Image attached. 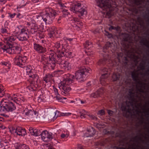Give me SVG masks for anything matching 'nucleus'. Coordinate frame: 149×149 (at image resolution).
Wrapping results in <instances>:
<instances>
[{
  "instance_id": "ea45409f",
  "label": "nucleus",
  "mask_w": 149,
  "mask_h": 149,
  "mask_svg": "<svg viewBox=\"0 0 149 149\" xmlns=\"http://www.w3.org/2000/svg\"><path fill=\"white\" fill-rule=\"evenodd\" d=\"M57 54L56 53V52H52L50 53V56H49L52 59L53 61H56V59L55 57L57 55Z\"/></svg>"
},
{
  "instance_id": "6e6552de",
  "label": "nucleus",
  "mask_w": 149,
  "mask_h": 149,
  "mask_svg": "<svg viewBox=\"0 0 149 149\" xmlns=\"http://www.w3.org/2000/svg\"><path fill=\"white\" fill-rule=\"evenodd\" d=\"M128 135V136L129 140L127 142V140L125 139H123L120 140L119 141L120 144L122 146L125 147L124 148H126L127 149H130V127H129Z\"/></svg>"
},
{
  "instance_id": "412c9836",
  "label": "nucleus",
  "mask_w": 149,
  "mask_h": 149,
  "mask_svg": "<svg viewBox=\"0 0 149 149\" xmlns=\"http://www.w3.org/2000/svg\"><path fill=\"white\" fill-rule=\"evenodd\" d=\"M47 51V46L45 45H41V47L39 49L38 53L39 54H44L46 53Z\"/></svg>"
},
{
  "instance_id": "0eeeda50",
  "label": "nucleus",
  "mask_w": 149,
  "mask_h": 149,
  "mask_svg": "<svg viewBox=\"0 0 149 149\" xmlns=\"http://www.w3.org/2000/svg\"><path fill=\"white\" fill-rule=\"evenodd\" d=\"M29 37V32L27 31L26 32L25 28L21 29L20 32L17 36V38L22 41H27Z\"/></svg>"
},
{
  "instance_id": "e2e57ef3",
  "label": "nucleus",
  "mask_w": 149,
  "mask_h": 149,
  "mask_svg": "<svg viewBox=\"0 0 149 149\" xmlns=\"http://www.w3.org/2000/svg\"><path fill=\"white\" fill-rule=\"evenodd\" d=\"M51 63L54 65L55 67L56 66V63L59 64L60 65L61 64V63L60 62H59L58 61H57L56 60L55 61H52Z\"/></svg>"
},
{
  "instance_id": "5701e85b",
  "label": "nucleus",
  "mask_w": 149,
  "mask_h": 149,
  "mask_svg": "<svg viewBox=\"0 0 149 149\" xmlns=\"http://www.w3.org/2000/svg\"><path fill=\"white\" fill-rule=\"evenodd\" d=\"M14 63L15 65L19 66L20 67H22L23 65V64L21 63L20 56H16L14 59Z\"/></svg>"
},
{
  "instance_id": "5fc2aeb1",
  "label": "nucleus",
  "mask_w": 149,
  "mask_h": 149,
  "mask_svg": "<svg viewBox=\"0 0 149 149\" xmlns=\"http://www.w3.org/2000/svg\"><path fill=\"white\" fill-rule=\"evenodd\" d=\"M22 128L20 127H18L16 128V133H17V134H20L21 132Z\"/></svg>"
},
{
  "instance_id": "864d4df0",
  "label": "nucleus",
  "mask_w": 149,
  "mask_h": 149,
  "mask_svg": "<svg viewBox=\"0 0 149 149\" xmlns=\"http://www.w3.org/2000/svg\"><path fill=\"white\" fill-rule=\"evenodd\" d=\"M10 131L11 133H16V129H15L14 127H12L10 128Z\"/></svg>"
},
{
  "instance_id": "69168bd1",
  "label": "nucleus",
  "mask_w": 149,
  "mask_h": 149,
  "mask_svg": "<svg viewBox=\"0 0 149 149\" xmlns=\"http://www.w3.org/2000/svg\"><path fill=\"white\" fill-rule=\"evenodd\" d=\"M100 95L99 94V93L97 91L94 93V95L93 97L94 98L97 97H99L100 96Z\"/></svg>"
},
{
  "instance_id": "f03ea898",
  "label": "nucleus",
  "mask_w": 149,
  "mask_h": 149,
  "mask_svg": "<svg viewBox=\"0 0 149 149\" xmlns=\"http://www.w3.org/2000/svg\"><path fill=\"white\" fill-rule=\"evenodd\" d=\"M128 94V101L123 102L121 104V109L123 111V116L128 118L129 121L130 120V86H129Z\"/></svg>"
},
{
  "instance_id": "58836bf2",
  "label": "nucleus",
  "mask_w": 149,
  "mask_h": 149,
  "mask_svg": "<svg viewBox=\"0 0 149 149\" xmlns=\"http://www.w3.org/2000/svg\"><path fill=\"white\" fill-rule=\"evenodd\" d=\"M33 134L32 135H34L36 136H40V130L37 129H33Z\"/></svg>"
},
{
  "instance_id": "052dcab7",
  "label": "nucleus",
  "mask_w": 149,
  "mask_h": 149,
  "mask_svg": "<svg viewBox=\"0 0 149 149\" xmlns=\"http://www.w3.org/2000/svg\"><path fill=\"white\" fill-rule=\"evenodd\" d=\"M71 113H61L60 115L61 116H68L71 115Z\"/></svg>"
},
{
  "instance_id": "4c0bfd02",
  "label": "nucleus",
  "mask_w": 149,
  "mask_h": 149,
  "mask_svg": "<svg viewBox=\"0 0 149 149\" xmlns=\"http://www.w3.org/2000/svg\"><path fill=\"white\" fill-rule=\"evenodd\" d=\"M37 32V35L40 38L42 39L44 38L45 35L43 31H41L39 30Z\"/></svg>"
},
{
  "instance_id": "aec40b11",
  "label": "nucleus",
  "mask_w": 149,
  "mask_h": 149,
  "mask_svg": "<svg viewBox=\"0 0 149 149\" xmlns=\"http://www.w3.org/2000/svg\"><path fill=\"white\" fill-rule=\"evenodd\" d=\"M6 45H3V48L2 47L1 48L3 50V51H6L7 52H8L9 54V52H10L11 47L12 46V45L10 43H9L8 42H6Z\"/></svg>"
},
{
  "instance_id": "c9c22d12",
  "label": "nucleus",
  "mask_w": 149,
  "mask_h": 149,
  "mask_svg": "<svg viewBox=\"0 0 149 149\" xmlns=\"http://www.w3.org/2000/svg\"><path fill=\"white\" fill-rule=\"evenodd\" d=\"M42 15H37L36 16V20L38 23H42V22L43 21Z\"/></svg>"
},
{
  "instance_id": "bf43d9fd",
  "label": "nucleus",
  "mask_w": 149,
  "mask_h": 149,
  "mask_svg": "<svg viewBox=\"0 0 149 149\" xmlns=\"http://www.w3.org/2000/svg\"><path fill=\"white\" fill-rule=\"evenodd\" d=\"M104 32L105 35L108 36L109 38H111L112 37V35L111 33H110L108 31L106 30L104 31Z\"/></svg>"
},
{
  "instance_id": "a211bd4d",
  "label": "nucleus",
  "mask_w": 149,
  "mask_h": 149,
  "mask_svg": "<svg viewBox=\"0 0 149 149\" xmlns=\"http://www.w3.org/2000/svg\"><path fill=\"white\" fill-rule=\"evenodd\" d=\"M132 77L134 79V80L135 81L136 83L139 84L140 85V87L141 88L142 87L143 85V84H143V83L141 82L139 80V77L138 75H133L132 74V72L131 71V77Z\"/></svg>"
},
{
  "instance_id": "ddd939ff",
  "label": "nucleus",
  "mask_w": 149,
  "mask_h": 149,
  "mask_svg": "<svg viewBox=\"0 0 149 149\" xmlns=\"http://www.w3.org/2000/svg\"><path fill=\"white\" fill-rule=\"evenodd\" d=\"M43 21L45 23V24H46L47 23V22L48 21V23L49 22H52V21L53 20V18H52L50 16V15L46 12H45V13L43 14L42 15Z\"/></svg>"
},
{
  "instance_id": "c85d7f7f",
  "label": "nucleus",
  "mask_w": 149,
  "mask_h": 149,
  "mask_svg": "<svg viewBox=\"0 0 149 149\" xmlns=\"http://www.w3.org/2000/svg\"><path fill=\"white\" fill-rule=\"evenodd\" d=\"M56 117L55 118V116H54V114L52 113H50L46 117V120H50L51 121H53L56 119Z\"/></svg>"
},
{
  "instance_id": "09e8293b",
  "label": "nucleus",
  "mask_w": 149,
  "mask_h": 149,
  "mask_svg": "<svg viewBox=\"0 0 149 149\" xmlns=\"http://www.w3.org/2000/svg\"><path fill=\"white\" fill-rule=\"evenodd\" d=\"M102 73H107L110 74V72L108 71V70L106 68H104L102 70Z\"/></svg>"
},
{
  "instance_id": "1a4fd4ad",
  "label": "nucleus",
  "mask_w": 149,
  "mask_h": 149,
  "mask_svg": "<svg viewBox=\"0 0 149 149\" xmlns=\"http://www.w3.org/2000/svg\"><path fill=\"white\" fill-rule=\"evenodd\" d=\"M35 81V80H31V85L30 86H28L27 88H29L30 90L31 91H35L36 90L37 88L40 87V80L39 79L36 80Z\"/></svg>"
},
{
  "instance_id": "b1692460",
  "label": "nucleus",
  "mask_w": 149,
  "mask_h": 149,
  "mask_svg": "<svg viewBox=\"0 0 149 149\" xmlns=\"http://www.w3.org/2000/svg\"><path fill=\"white\" fill-rule=\"evenodd\" d=\"M120 77V75L119 73L118 72L113 73L112 76V81L115 82L119 80Z\"/></svg>"
},
{
  "instance_id": "7c9ffc66",
  "label": "nucleus",
  "mask_w": 149,
  "mask_h": 149,
  "mask_svg": "<svg viewBox=\"0 0 149 149\" xmlns=\"http://www.w3.org/2000/svg\"><path fill=\"white\" fill-rule=\"evenodd\" d=\"M53 77L52 75L49 74H46L45 76L43 78V80L45 81L46 83H47L49 81L50 79Z\"/></svg>"
},
{
  "instance_id": "de8ad7c7",
  "label": "nucleus",
  "mask_w": 149,
  "mask_h": 149,
  "mask_svg": "<svg viewBox=\"0 0 149 149\" xmlns=\"http://www.w3.org/2000/svg\"><path fill=\"white\" fill-rule=\"evenodd\" d=\"M97 91L99 93V94L100 95H102L104 93V88H100Z\"/></svg>"
},
{
  "instance_id": "338daca9",
  "label": "nucleus",
  "mask_w": 149,
  "mask_h": 149,
  "mask_svg": "<svg viewBox=\"0 0 149 149\" xmlns=\"http://www.w3.org/2000/svg\"><path fill=\"white\" fill-rule=\"evenodd\" d=\"M125 84H129L130 85V78L128 77V78L125 81Z\"/></svg>"
},
{
  "instance_id": "393cba45",
  "label": "nucleus",
  "mask_w": 149,
  "mask_h": 149,
  "mask_svg": "<svg viewBox=\"0 0 149 149\" xmlns=\"http://www.w3.org/2000/svg\"><path fill=\"white\" fill-rule=\"evenodd\" d=\"M102 54L103 57V59H100L99 62L100 64H104L105 62L107 61L109 58V55L107 54Z\"/></svg>"
},
{
  "instance_id": "0e129e2a",
  "label": "nucleus",
  "mask_w": 149,
  "mask_h": 149,
  "mask_svg": "<svg viewBox=\"0 0 149 149\" xmlns=\"http://www.w3.org/2000/svg\"><path fill=\"white\" fill-rule=\"evenodd\" d=\"M46 64H49V65H50V66L51 67V68L52 70H54L55 69V67L54 66V65L52 64L51 63H49L48 61H47L46 62Z\"/></svg>"
},
{
  "instance_id": "9d476101",
  "label": "nucleus",
  "mask_w": 149,
  "mask_h": 149,
  "mask_svg": "<svg viewBox=\"0 0 149 149\" xmlns=\"http://www.w3.org/2000/svg\"><path fill=\"white\" fill-rule=\"evenodd\" d=\"M98 2L99 3L98 6L101 8H109L111 7V5L109 0H98Z\"/></svg>"
},
{
  "instance_id": "f8f14e48",
  "label": "nucleus",
  "mask_w": 149,
  "mask_h": 149,
  "mask_svg": "<svg viewBox=\"0 0 149 149\" xmlns=\"http://www.w3.org/2000/svg\"><path fill=\"white\" fill-rule=\"evenodd\" d=\"M10 50V49H9ZM22 50V48L20 46L17 45L13 46L12 45L11 47L10 51L9 54H19L20 53Z\"/></svg>"
},
{
  "instance_id": "39448f33",
  "label": "nucleus",
  "mask_w": 149,
  "mask_h": 149,
  "mask_svg": "<svg viewBox=\"0 0 149 149\" xmlns=\"http://www.w3.org/2000/svg\"><path fill=\"white\" fill-rule=\"evenodd\" d=\"M89 70L86 69L85 67H83L77 70L75 73L74 77L77 79H81V81H84V78L86 77V75L89 73Z\"/></svg>"
},
{
  "instance_id": "bb28decb",
  "label": "nucleus",
  "mask_w": 149,
  "mask_h": 149,
  "mask_svg": "<svg viewBox=\"0 0 149 149\" xmlns=\"http://www.w3.org/2000/svg\"><path fill=\"white\" fill-rule=\"evenodd\" d=\"M48 133V131L47 130H44L42 132L41 131H40V135H41L42 139L44 141H46V139L47 138V134Z\"/></svg>"
},
{
  "instance_id": "9b49d317",
  "label": "nucleus",
  "mask_w": 149,
  "mask_h": 149,
  "mask_svg": "<svg viewBox=\"0 0 149 149\" xmlns=\"http://www.w3.org/2000/svg\"><path fill=\"white\" fill-rule=\"evenodd\" d=\"M81 4L78 2H76L75 4H73L70 7L71 11L77 14L79 9H81Z\"/></svg>"
},
{
  "instance_id": "4d7b16f0",
  "label": "nucleus",
  "mask_w": 149,
  "mask_h": 149,
  "mask_svg": "<svg viewBox=\"0 0 149 149\" xmlns=\"http://www.w3.org/2000/svg\"><path fill=\"white\" fill-rule=\"evenodd\" d=\"M47 139H49L52 140L53 138V136L52 135V134L51 133H49L48 131V133L47 134Z\"/></svg>"
},
{
  "instance_id": "4be33fe9",
  "label": "nucleus",
  "mask_w": 149,
  "mask_h": 149,
  "mask_svg": "<svg viewBox=\"0 0 149 149\" xmlns=\"http://www.w3.org/2000/svg\"><path fill=\"white\" fill-rule=\"evenodd\" d=\"M47 51V46L45 45H41V47L39 49L38 53L39 54H44L46 53Z\"/></svg>"
},
{
  "instance_id": "dca6fc26",
  "label": "nucleus",
  "mask_w": 149,
  "mask_h": 149,
  "mask_svg": "<svg viewBox=\"0 0 149 149\" xmlns=\"http://www.w3.org/2000/svg\"><path fill=\"white\" fill-rule=\"evenodd\" d=\"M45 12L48 13L50 15V16L51 17H54L57 15V13L55 10L51 8H46L45 11Z\"/></svg>"
},
{
  "instance_id": "20e7f679",
  "label": "nucleus",
  "mask_w": 149,
  "mask_h": 149,
  "mask_svg": "<svg viewBox=\"0 0 149 149\" xmlns=\"http://www.w3.org/2000/svg\"><path fill=\"white\" fill-rule=\"evenodd\" d=\"M0 111L5 112H12L16 108L15 103L12 101L1 100L0 104Z\"/></svg>"
},
{
  "instance_id": "423d86ee",
  "label": "nucleus",
  "mask_w": 149,
  "mask_h": 149,
  "mask_svg": "<svg viewBox=\"0 0 149 149\" xmlns=\"http://www.w3.org/2000/svg\"><path fill=\"white\" fill-rule=\"evenodd\" d=\"M122 39L121 43L125 48L130 47V35L126 33H122L120 36Z\"/></svg>"
},
{
  "instance_id": "a19ab883",
  "label": "nucleus",
  "mask_w": 149,
  "mask_h": 149,
  "mask_svg": "<svg viewBox=\"0 0 149 149\" xmlns=\"http://www.w3.org/2000/svg\"><path fill=\"white\" fill-rule=\"evenodd\" d=\"M15 40V39H14V37L12 36H11L5 38V40L6 41V42H8L9 43H10V42H12L14 41Z\"/></svg>"
},
{
  "instance_id": "f3484780",
  "label": "nucleus",
  "mask_w": 149,
  "mask_h": 149,
  "mask_svg": "<svg viewBox=\"0 0 149 149\" xmlns=\"http://www.w3.org/2000/svg\"><path fill=\"white\" fill-rule=\"evenodd\" d=\"M27 73L29 72L28 74L29 77L32 79H31V80H35V81L37 79H39L38 76L36 74H33L31 70H30L29 71H27Z\"/></svg>"
},
{
  "instance_id": "603ef678",
  "label": "nucleus",
  "mask_w": 149,
  "mask_h": 149,
  "mask_svg": "<svg viewBox=\"0 0 149 149\" xmlns=\"http://www.w3.org/2000/svg\"><path fill=\"white\" fill-rule=\"evenodd\" d=\"M5 94L4 91L3 90H2L1 88V86H0V97H2Z\"/></svg>"
},
{
  "instance_id": "473e14b6",
  "label": "nucleus",
  "mask_w": 149,
  "mask_h": 149,
  "mask_svg": "<svg viewBox=\"0 0 149 149\" xmlns=\"http://www.w3.org/2000/svg\"><path fill=\"white\" fill-rule=\"evenodd\" d=\"M111 43L110 42H107L103 47V52L105 53L107 52L109 48L111 47Z\"/></svg>"
},
{
  "instance_id": "774afa93",
  "label": "nucleus",
  "mask_w": 149,
  "mask_h": 149,
  "mask_svg": "<svg viewBox=\"0 0 149 149\" xmlns=\"http://www.w3.org/2000/svg\"><path fill=\"white\" fill-rule=\"evenodd\" d=\"M1 32L2 33H7V31L6 29L2 28L1 29Z\"/></svg>"
},
{
  "instance_id": "2eb2a0df",
  "label": "nucleus",
  "mask_w": 149,
  "mask_h": 149,
  "mask_svg": "<svg viewBox=\"0 0 149 149\" xmlns=\"http://www.w3.org/2000/svg\"><path fill=\"white\" fill-rule=\"evenodd\" d=\"M39 30L38 25L36 23H32L31 24V27L29 32L31 34H33L37 32Z\"/></svg>"
},
{
  "instance_id": "f257e3e1",
  "label": "nucleus",
  "mask_w": 149,
  "mask_h": 149,
  "mask_svg": "<svg viewBox=\"0 0 149 149\" xmlns=\"http://www.w3.org/2000/svg\"><path fill=\"white\" fill-rule=\"evenodd\" d=\"M63 42V41L61 40L55 44V47L56 48L55 50L56 51L57 58L59 59L63 56L69 58H72V52L69 49L65 47Z\"/></svg>"
},
{
  "instance_id": "f704fd0d",
  "label": "nucleus",
  "mask_w": 149,
  "mask_h": 149,
  "mask_svg": "<svg viewBox=\"0 0 149 149\" xmlns=\"http://www.w3.org/2000/svg\"><path fill=\"white\" fill-rule=\"evenodd\" d=\"M24 146L23 143H17L15 144V149H22V147H24Z\"/></svg>"
},
{
  "instance_id": "13d9d810",
  "label": "nucleus",
  "mask_w": 149,
  "mask_h": 149,
  "mask_svg": "<svg viewBox=\"0 0 149 149\" xmlns=\"http://www.w3.org/2000/svg\"><path fill=\"white\" fill-rule=\"evenodd\" d=\"M97 114H99L101 116H103L105 114V111L104 110L101 109L98 111V112L97 113Z\"/></svg>"
},
{
  "instance_id": "a18cd8bd",
  "label": "nucleus",
  "mask_w": 149,
  "mask_h": 149,
  "mask_svg": "<svg viewBox=\"0 0 149 149\" xmlns=\"http://www.w3.org/2000/svg\"><path fill=\"white\" fill-rule=\"evenodd\" d=\"M48 36L51 38H53L54 37L56 36V34L55 32L50 31L48 34Z\"/></svg>"
},
{
  "instance_id": "8fccbe9b",
  "label": "nucleus",
  "mask_w": 149,
  "mask_h": 149,
  "mask_svg": "<svg viewBox=\"0 0 149 149\" xmlns=\"http://www.w3.org/2000/svg\"><path fill=\"white\" fill-rule=\"evenodd\" d=\"M90 42L88 40L86 41L83 44L84 47L88 49L89 48H88V47L90 45Z\"/></svg>"
},
{
  "instance_id": "cd10ccee",
  "label": "nucleus",
  "mask_w": 149,
  "mask_h": 149,
  "mask_svg": "<svg viewBox=\"0 0 149 149\" xmlns=\"http://www.w3.org/2000/svg\"><path fill=\"white\" fill-rule=\"evenodd\" d=\"M62 89L64 91V92H62L65 94H66L68 93L71 89L69 86L66 85V86H63L62 87Z\"/></svg>"
},
{
  "instance_id": "c03bdc74",
  "label": "nucleus",
  "mask_w": 149,
  "mask_h": 149,
  "mask_svg": "<svg viewBox=\"0 0 149 149\" xmlns=\"http://www.w3.org/2000/svg\"><path fill=\"white\" fill-rule=\"evenodd\" d=\"M139 135H138L136 136L135 137V138L136 140L137 141L138 143H139V141H143L142 138L141 137V135H142V134H141L140 133Z\"/></svg>"
},
{
  "instance_id": "79ce46f5",
  "label": "nucleus",
  "mask_w": 149,
  "mask_h": 149,
  "mask_svg": "<svg viewBox=\"0 0 149 149\" xmlns=\"http://www.w3.org/2000/svg\"><path fill=\"white\" fill-rule=\"evenodd\" d=\"M110 74L107 73H102L101 76L100 78V80L101 81L102 79L107 78L109 75Z\"/></svg>"
},
{
  "instance_id": "37998d69",
  "label": "nucleus",
  "mask_w": 149,
  "mask_h": 149,
  "mask_svg": "<svg viewBox=\"0 0 149 149\" xmlns=\"http://www.w3.org/2000/svg\"><path fill=\"white\" fill-rule=\"evenodd\" d=\"M141 43L143 44L144 45L149 48V42H148L146 40H143L141 41Z\"/></svg>"
},
{
  "instance_id": "72a5a7b5",
  "label": "nucleus",
  "mask_w": 149,
  "mask_h": 149,
  "mask_svg": "<svg viewBox=\"0 0 149 149\" xmlns=\"http://www.w3.org/2000/svg\"><path fill=\"white\" fill-rule=\"evenodd\" d=\"M24 113H25L26 115L27 116H31L32 115L33 113V111L31 110H28V109H26L24 111Z\"/></svg>"
},
{
  "instance_id": "49530a36",
  "label": "nucleus",
  "mask_w": 149,
  "mask_h": 149,
  "mask_svg": "<svg viewBox=\"0 0 149 149\" xmlns=\"http://www.w3.org/2000/svg\"><path fill=\"white\" fill-rule=\"evenodd\" d=\"M26 134V130L25 129H22V130L20 134H18V135L19 136H24Z\"/></svg>"
},
{
  "instance_id": "6e6d98bb",
  "label": "nucleus",
  "mask_w": 149,
  "mask_h": 149,
  "mask_svg": "<svg viewBox=\"0 0 149 149\" xmlns=\"http://www.w3.org/2000/svg\"><path fill=\"white\" fill-rule=\"evenodd\" d=\"M38 100L39 102H43L44 101V98L43 96L40 95L38 97Z\"/></svg>"
},
{
  "instance_id": "4468645a",
  "label": "nucleus",
  "mask_w": 149,
  "mask_h": 149,
  "mask_svg": "<svg viewBox=\"0 0 149 149\" xmlns=\"http://www.w3.org/2000/svg\"><path fill=\"white\" fill-rule=\"evenodd\" d=\"M132 84L131 82V126H132V108L133 107V103H132V95L133 94V89L132 88ZM132 126H131V149H132Z\"/></svg>"
},
{
  "instance_id": "6ab92c4d",
  "label": "nucleus",
  "mask_w": 149,
  "mask_h": 149,
  "mask_svg": "<svg viewBox=\"0 0 149 149\" xmlns=\"http://www.w3.org/2000/svg\"><path fill=\"white\" fill-rule=\"evenodd\" d=\"M61 65H63L62 67L64 69L65 71H69L71 69V64L67 61H65L63 64Z\"/></svg>"
},
{
  "instance_id": "7ed1b4c3",
  "label": "nucleus",
  "mask_w": 149,
  "mask_h": 149,
  "mask_svg": "<svg viewBox=\"0 0 149 149\" xmlns=\"http://www.w3.org/2000/svg\"><path fill=\"white\" fill-rule=\"evenodd\" d=\"M127 54L123 55L118 58L119 62L124 66L125 70L128 73L129 77L130 75V49L127 52Z\"/></svg>"
},
{
  "instance_id": "e433bc0d",
  "label": "nucleus",
  "mask_w": 149,
  "mask_h": 149,
  "mask_svg": "<svg viewBox=\"0 0 149 149\" xmlns=\"http://www.w3.org/2000/svg\"><path fill=\"white\" fill-rule=\"evenodd\" d=\"M120 27L119 26L115 27L112 26H110L109 28V30L110 31H112V30H114L117 31H119L120 30Z\"/></svg>"
},
{
  "instance_id": "3c124183",
  "label": "nucleus",
  "mask_w": 149,
  "mask_h": 149,
  "mask_svg": "<svg viewBox=\"0 0 149 149\" xmlns=\"http://www.w3.org/2000/svg\"><path fill=\"white\" fill-rule=\"evenodd\" d=\"M117 136L119 137H121L124 136V133L123 131H120L119 132L117 133Z\"/></svg>"
},
{
  "instance_id": "680f3d73",
  "label": "nucleus",
  "mask_w": 149,
  "mask_h": 149,
  "mask_svg": "<svg viewBox=\"0 0 149 149\" xmlns=\"http://www.w3.org/2000/svg\"><path fill=\"white\" fill-rule=\"evenodd\" d=\"M8 144V143H5L3 141H1L0 142V145L1 146V147H5L6 146L7 144Z\"/></svg>"
},
{
  "instance_id": "2f4dec72",
  "label": "nucleus",
  "mask_w": 149,
  "mask_h": 149,
  "mask_svg": "<svg viewBox=\"0 0 149 149\" xmlns=\"http://www.w3.org/2000/svg\"><path fill=\"white\" fill-rule=\"evenodd\" d=\"M78 12H78L77 14H78L79 16L80 17L83 16L84 14V12H86V14L87 13V11L84 8L81 7V9H79V10Z\"/></svg>"
},
{
  "instance_id": "c756f323",
  "label": "nucleus",
  "mask_w": 149,
  "mask_h": 149,
  "mask_svg": "<svg viewBox=\"0 0 149 149\" xmlns=\"http://www.w3.org/2000/svg\"><path fill=\"white\" fill-rule=\"evenodd\" d=\"M41 45L36 42H34L33 44V47L34 50L38 53L39 51V49L41 47Z\"/></svg>"
},
{
  "instance_id": "a878e982",
  "label": "nucleus",
  "mask_w": 149,
  "mask_h": 149,
  "mask_svg": "<svg viewBox=\"0 0 149 149\" xmlns=\"http://www.w3.org/2000/svg\"><path fill=\"white\" fill-rule=\"evenodd\" d=\"M96 132L94 128L92 127L91 128H89L87 130V134L88 135L87 137H92L95 134Z\"/></svg>"
}]
</instances>
